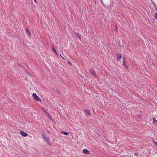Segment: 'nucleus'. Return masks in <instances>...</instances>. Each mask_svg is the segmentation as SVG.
<instances>
[{
    "label": "nucleus",
    "mask_w": 157,
    "mask_h": 157,
    "mask_svg": "<svg viewBox=\"0 0 157 157\" xmlns=\"http://www.w3.org/2000/svg\"><path fill=\"white\" fill-rule=\"evenodd\" d=\"M42 137L44 141L46 142L49 145L50 141L49 138L45 134H44L42 135Z\"/></svg>",
    "instance_id": "1"
},
{
    "label": "nucleus",
    "mask_w": 157,
    "mask_h": 157,
    "mask_svg": "<svg viewBox=\"0 0 157 157\" xmlns=\"http://www.w3.org/2000/svg\"><path fill=\"white\" fill-rule=\"evenodd\" d=\"M33 96L34 99L37 101H41V100L39 97L37 96L35 93L33 94Z\"/></svg>",
    "instance_id": "2"
},
{
    "label": "nucleus",
    "mask_w": 157,
    "mask_h": 157,
    "mask_svg": "<svg viewBox=\"0 0 157 157\" xmlns=\"http://www.w3.org/2000/svg\"><path fill=\"white\" fill-rule=\"evenodd\" d=\"M20 133L23 136L25 137L28 136V134L25 132L23 131H20Z\"/></svg>",
    "instance_id": "3"
},
{
    "label": "nucleus",
    "mask_w": 157,
    "mask_h": 157,
    "mask_svg": "<svg viewBox=\"0 0 157 157\" xmlns=\"http://www.w3.org/2000/svg\"><path fill=\"white\" fill-rule=\"evenodd\" d=\"M84 111L86 113V115H90V113L89 109H86Z\"/></svg>",
    "instance_id": "4"
},
{
    "label": "nucleus",
    "mask_w": 157,
    "mask_h": 157,
    "mask_svg": "<svg viewBox=\"0 0 157 157\" xmlns=\"http://www.w3.org/2000/svg\"><path fill=\"white\" fill-rule=\"evenodd\" d=\"M83 152L85 154H89L90 153V151L87 149H84L83 150Z\"/></svg>",
    "instance_id": "5"
},
{
    "label": "nucleus",
    "mask_w": 157,
    "mask_h": 157,
    "mask_svg": "<svg viewBox=\"0 0 157 157\" xmlns=\"http://www.w3.org/2000/svg\"><path fill=\"white\" fill-rule=\"evenodd\" d=\"M90 72L92 75H94V76H96V75L94 71L93 70L91 69L90 70Z\"/></svg>",
    "instance_id": "6"
},
{
    "label": "nucleus",
    "mask_w": 157,
    "mask_h": 157,
    "mask_svg": "<svg viewBox=\"0 0 157 157\" xmlns=\"http://www.w3.org/2000/svg\"><path fill=\"white\" fill-rule=\"evenodd\" d=\"M61 133L64 135H67L68 134V133L67 132H65L64 131H62L60 132Z\"/></svg>",
    "instance_id": "7"
},
{
    "label": "nucleus",
    "mask_w": 157,
    "mask_h": 157,
    "mask_svg": "<svg viewBox=\"0 0 157 157\" xmlns=\"http://www.w3.org/2000/svg\"><path fill=\"white\" fill-rule=\"evenodd\" d=\"M75 34L77 35V36L78 37V38H79V40L81 39V36L78 33L75 32Z\"/></svg>",
    "instance_id": "8"
},
{
    "label": "nucleus",
    "mask_w": 157,
    "mask_h": 157,
    "mask_svg": "<svg viewBox=\"0 0 157 157\" xmlns=\"http://www.w3.org/2000/svg\"><path fill=\"white\" fill-rule=\"evenodd\" d=\"M121 54H120L117 59V60H119L120 59H121Z\"/></svg>",
    "instance_id": "9"
},
{
    "label": "nucleus",
    "mask_w": 157,
    "mask_h": 157,
    "mask_svg": "<svg viewBox=\"0 0 157 157\" xmlns=\"http://www.w3.org/2000/svg\"><path fill=\"white\" fill-rule=\"evenodd\" d=\"M26 32L27 33H28L29 35H31V33L29 32V30L28 29H26Z\"/></svg>",
    "instance_id": "10"
},
{
    "label": "nucleus",
    "mask_w": 157,
    "mask_h": 157,
    "mask_svg": "<svg viewBox=\"0 0 157 157\" xmlns=\"http://www.w3.org/2000/svg\"><path fill=\"white\" fill-rule=\"evenodd\" d=\"M53 51H54V53L56 55H57V53H56V52L55 50V49L54 48H53Z\"/></svg>",
    "instance_id": "11"
},
{
    "label": "nucleus",
    "mask_w": 157,
    "mask_h": 157,
    "mask_svg": "<svg viewBox=\"0 0 157 157\" xmlns=\"http://www.w3.org/2000/svg\"><path fill=\"white\" fill-rule=\"evenodd\" d=\"M153 123H154L157 120H156V119L155 118H153Z\"/></svg>",
    "instance_id": "12"
},
{
    "label": "nucleus",
    "mask_w": 157,
    "mask_h": 157,
    "mask_svg": "<svg viewBox=\"0 0 157 157\" xmlns=\"http://www.w3.org/2000/svg\"><path fill=\"white\" fill-rule=\"evenodd\" d=\"M155 18L157 20V13H155Z\"/></svg>",
    "instance_id": "13"
},
{
    "label": "nucleus",
    "mask_w": 157,
    "mask_h": 157,
    "mask_svg": "<svg viewBox=\"0 0 157 157\" xmlns=\"http://www.w3.org/2000/svg\"><path fill=\"white\" fill-rule=\"evenodd\" d=\"M139 154V153L138 152H135L134 154V155L135 156H137Z\"/></svg>",
    "instance_id": "14"
},
{
    "label": "nucleus",
    "mask_w": 157,
    "mask_h": 157,
    "mask_svg": "<svg viewBox=\"0 0 157 157\" xmlns=\"http://www.w3.org/2000/svg\"><path fill=\"white\" fill-rule=\"evenodd\" d=\"M123 65L124 66L126 67V68H127V66H126L125 63L124 61L123 62Z\"/></svg>",
    "instance_id": "15"
},
{
    "label": "nucleus",
    "mask_w": 157,
    "mask_h": 157,
    "mask_svg": "<svg viewBox=\"0 0 157 157\" xmlns=\"http://www.w3.org/2000/svg\"><path fill=\"white\" fill-rule=\"evenodd\" d=\"M153 124L155 125H157V121L155 122H154Z\"/></svg>",
    "instance_id": "16"
},
{
    "label": "nucleus",
    "mask_w": 157,
    "mask_h": 157,
    "mask_svg": "<svg viewBox=\"0 0 157 157\" xmlns=\"http://www.w3.org/2000/svg\"><path fill=\"white\" fill-rule=\"evenodd\" d=\"M154 143H155V144L156 145H157V142H155V141H154Z\"/></svg>",
    "instance_id": "17"
},
{
    "label": "nucleus",
    "mask_w": 157,
    "mask_h": 157,
    "mask_svg": "<svg viewBox=\"0 0 157 157\" xmlns=\"http://www.w3.org/2000/svg\"><path fill=\"white\" fill-rule=\"evenodd\" d=\"M62 58V59H63L65 60V59L63 56H62L61 55Z\"/></svg>",
    "instance_id": "18"
},
{
    "label": "nucleus",
    "mask_w": 157,
    "mask_h": 157,
    "mask_svg": "<svg viewBox=\"0 0 157 157\" xmlns=\"http://www.w3.org/2000/svg\"><path fill=\"white\" fill-rule=\"evenodd\" d=\"M34 2H35V3H36V0H34Z\"/></svg>",
    "instance_id": "19"
},
{
    "label": "nucleus",
    "mask_w": 157,
    "mask_h": 157,
    "mask_svg": "<svg viewBox=\"0 0 157 157\" xmlns=\"http://www.w3.org/2000/svg\"><path fill=\"white\" fill-rule=\"evenodd\" d=\"M71 63L70 62L69 64H71Z\"/></svg>",
    "instance_id": "20"
}]
</instances>
